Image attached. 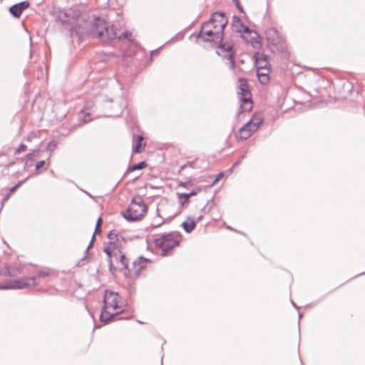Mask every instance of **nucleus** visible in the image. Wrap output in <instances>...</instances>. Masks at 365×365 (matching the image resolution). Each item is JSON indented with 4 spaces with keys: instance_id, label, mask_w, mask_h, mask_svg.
Returning <instances> with one entry per match:
<instances>
[{
    "instance_id": "423d86ee",
    "label": "nucleus",
    "mask_w": 365,
    "mask_h": 365,
    "mask_svg": "<svg viewBox=\"0 0 365 365\" xmlns=\"http://www.w3.org/2000/svg\"><path fill=\"white\" fill-rule=\"evenodd\" d=\"M181 237L179 232H171L163 233L160 235V237L155 239V245L162 250L161 256H168L171 250L178 247L180 245Z\"/></svg>"
},
{
    "instance_id": "f3484780",
    "label": "nucleus",
    "mask_w": 365,
    "mask_h": 365,
    "mask_svg": "<svg viewBox=\"0 0 365 365\" xmlns=\"http://www.w3.org/2000/svg\"><path fill=\"white\" fill-rule=\"evenodd\" d=\"M242 37L247 41L252 44L254 46L255 44L259 43V34L250 29V32H246L245 35Z\"/></svg>"
},
{
    "instance_id": "603ef678",
    "label": "nucleus",
    "mask_w": 365,
    "mask_h": 365,
    "mask_svg": "<svg viewBox=\"0 0 365 365\" xmlns=\"http://www.w3.org/2000/svg\"><path fill=\"white\" fill-rule=\"evenodd\" d=\"M235 168H232V166L227 170V173H228L229 174H230L232 172V170L234 169Z\"/></svg>"
},
{
    "instance_id": "7c9ffc66",
    "label": "nucleus",
    "mask_w": 365,
    "mask_h": 365,
    "mask_svg": "<svg viewBox=\"0 0 365 365\" xmlns=\"http://www.w3.org/2000/svg\"><path fill=\"white\" fill-rule=\"evenodd\" d=\"M192 185H193V183L192 182V180H190L185 181V182L180 181L178 183V186L182 187H191Z\"/></svg>"
},
{
    "instance_id": "5fc2aeb1",
    "label": "nucleus",
    "mask_w": 365,
    "mask_h": 365,
    "mask_svg": "<svg viewBox=\"0 0 365 365\" xmlns=\"http://www.w3.org/2000/svg\"><path fill=\"white\" fill-rule=\"evenodd\" d=\"M364 274H365V272L358 274L356 276V277H359V276L364 275Z\"/></svg>"
},
{
    "instance_id": "4c0bfd02",
    "label": "nucleus",
    "mask_w": 365,
    "mask_h": 365,
    "mask_svg": "<svg viewBox=\"0 0 365 365\" xmlns=\"http://www.w3.org/2000/svg\"><path fill=\"white\" fill-rule=\"evenodd\" d=\"M245 154H244V155H241V156L239 158V159H238L236 162H235V163H233V165H232V168H236L237 166H238V165L240 164V163L242 162V160L245 158Z\"/></svg>"
},
{
    "instance_id": "de8ad7c7",
    "label": "nucleus",
    "mask_w": 365,
    "mask_h": 365,
    "mask_svg": "<svg viewBox=\"0 0 365 365\" xmlns=\"http://www.w3.org/2000/svg\"><path fill=\"white\" fill-rule=\"evenodd\" d=\"M23 185V182H21L20 180L15 185L16 187L19 188L21 185Z\"/></svg>"
},
{
    "instance_id": "a878e982",
    "label": "nucleus",
    "mask_w": 365,
    "mask_h": 365,
    "mask_svg": "<svg viewBox=\"0 0 365 365\" xmlns=\"http://www.w3.org/2000/svg\"><path fill=\"white\" fill-rule=\"evenodd\" d=\"M238 88L240 91H249L247 79L242 78L238 80Z\"/></svg>"
},
{
    "instance_id": "b1692460",
    "label": "nucleus",
    "mask_w": 365,
    "mask_h": 365,
    "mask_svg": "<svg viewBox=\"0 0 365 365\" xmlns=\"http://www.w3.org/2000/svg\"><path fill=\"white\" fill-rule=\"evenodd\" d=\"M143 137L140 135H138L135 139V145L133 148V150L135 153H140L143 151Z\"/></svg>"
},
{
    "instance_id": "f704fd0d",
    "label": "nucleus",
    "mask_w": 365,
    "mask_h": 365,
    "mask_svg": "<svg viewBox=\"0 0 365 365\" xmlns=\"http://www.w3.org/2000/svg\"><path fill=\"white\" fill-rule=\"evenodd\" d=\"M26 149V145H24V143H21L19 145V148L16 150L15 153L19 154L21 152L24 151Z\"/></svg>"
},
{
    "instance_id": "13d9d810",
    "label": "nucleus",
    "mask_w": 365,
    "mask_h": 365,
    "mask_svg": "<svg viewBox=\"0 0 365 365\" xmlns=\"http://www.w3.org/2000/svg\"><path fill=\"white\" fill-rule=\"evenodd\" d=\"M26 165H32V163H29V162H26Z\"/></svg>"
},
{
    "instance_id": "052dcab7",
    "label": "nucleus",
    "mask_w": 365,
    "mask_h": 365,
    "mask_svg": "<svg viewBox=\"0 0 365 365\" xmlns=\"http://www.w3.org/2000/svg\"><path fill=\"white\" fill-rule=\"evenodd\" d=\"M201 218H202V216L198 217L197 220H198V221H199V220H201Z\"/></svg>"
},
{
    "instance_id": "7ed1b4c3",
    "label": "nucleus",
    "mask_w": 365,
    "mask_h": 365,
    "mask_svg": "<svg viewBox=\"0 0 365 365\" xmlns=\"http://www.w3.org/2000/svg\"><path fill=\"white\" fill-rule=\"evenodd\" d=\"M121 300L120 295L115 292L110 290H106L103 295V307L102 308L100 320L106 324L110 322L115 319L118 314L124 312L123 309L117 311L115 313H110L107 311L108 308H113V309H118L120 308L119 302Z\"/></svg>"
},
{
    "instance_id": "3c124183",
    "label": "nucleus",
    "mask_w": 365,
    "mask_h": 365,
    "mask_svg": "<svg viewBox=\"0 0 365 365\" xmlns=\"http://www.w3.org/2000/svg\"><path fill=\"white\" fill-rule=\"evenodd\" d=\"M95 240H96V234L93 233L90 242H92V243H93Z\"/></svg>"
},
{
    "instance_id": "412c9836",
    "label": "nucleus",
    "mask_w": 365,
    "mask_h": 365,
    "mask_svg": "<svg viewBox=\"0 0 365 365\" xmlns=\"http://www.w3.org/2000/svg\"><path fill=\"white\" fill-rule=\"evenodd\" d=\"M126 243V240L124 238V237L120 233H118V236L116 237V239L115 241H110L109 245L112 247V249L115 250V251L118 250H120V248Z\"/></svg>"
},
{
    "instance_id": "4d7b16f0",
    "label": "nucleus",
    "mask_w": 365,
    "mask_h": 365,
    "mask_svg": "<svg viewBox=\"0 0 365 365\" xmlns=\"http://www.w3.org/2000/svg\"><path fill=\"white\" fill-rule=\"evenodd\" d=\"M180 212H178V213L175 214V215H174V216H173V217H174L177 216Z\"/></svg>"
},
{
    "instance_id": "cd10ccee",
    "label": "nucleus",
    "mask_w": 365,
    "mask_h": 365,
    "mask_svg": "<svg viewBox=\"0 0 365 365\" xmlns=\"http://www.w3.org/2000/svg\"><path fill=\"white\" fill-rule=\"evenodd\" d=\"M103 223V220L101 217H98V219L97 220V222H96V227H95V230H94V232L95 234H99L101 232V225Z\"/></svg>"
},
{
    "instance_id": "473e14b6",
    "label": "nucleus",
    "mask_w": 365,
    "mask_h": 365,
    "mask_svg": "<svg viewBox=\"0 0 365 365\" xmlns=\"http://www.w3.org/2000/svg\"><path fill=\"white\" fill-rule=\"evenodd\" d=\"M108 262L109 271L112 274H114V272H116L118 268H117L116 267L114 266V264H113L112 259L108 260Z\"/></svg>"
},
{
    "instance_id": "79ce46f5",
    "label": "nucleus",
    "mask_w": 365,
    "mask_h": 365,
    "mask_svg": "<svg viewBox=\"0 0 365 365\" xmlns=\"http://www.w3.org/2000/svg\"><path fill=\"white\" fill-rule=\"evenodd\" d=\"M18 188L16 187L15 185H14L12 187L9 189V191L8 192L9 195H12Z\"/></svg>"
},
{
    "instance_id": "39448f33",
    "label": "nucleus",
    "mask_w": 365,
    "mask_h": 365,
    "mask_svg": "<svg viewBox=\"0 0 365 365\" xmlns=\"http://www.w3.org/2000/svg\"><path fill=\"white\" fill-rule=\"evenodd\" d=\"M147 210L148 207L144 200L140 196L137 195L132 199L127 210L121 212V215L128 222H132L140 220Z\"/></svg>"
},
{
    "instance_id": "1a4fd4ad",
    "label": "nucleus",
    "mask_w": 365,
    "mask_h": 365,
    "mask_svg": "<svg viewBox=\"0 0 365 365\" xmlns=\"http://www.w3.org/2000/svg\"><path fill=\"white\" fill-rule=\"evenodd\" d=\"M113 257L118 264L119 271L123 273L125 278H131L132 272L128 267L129 260L126 257L125 255L123 254L120 250H118L113 252Z\"/></svg>"
},
{
    "instance_id": "393cba45",
    "label": "nucleus",
    "mask_w": 365,
    "mask_h": 365,
    "mask_svg": "<svg viewBox=\"0 0 365 365\" xmlns=\"http://www.w3.org/2000/svg\"><path fill=\"white\" fill-rule=\"evenodd\" d=\"M147 167V163L145 161H141L128 168V172H133L137 170H142Z\"/></svg>"
},
{
    "instance_id": "9b49d317",
    "label": "nucleus",
    "mask_w": 365,
    "mask_h": 365,
    "mask_svg": "<svg viewBox=\"0 0 365 365\" xmlns=\"http://www.w3.org/2000/svg\"><path fill=\"white\" fill-rule=\"evenodd\" d=\"M240 101L238 114L250 112L253 108L252 93H237Z\"/></svg>"
},
{
    "instance_id": "f8f14e48",
    "label": "nucleus",
    "mask_w": 365,
    "mask_h": 365,
    "mask_svg": "<svg viewBox=\"0 0 365 365\" xmlns=\"http://www.w3.org/2000/svg\"><path fill=\"white\" fill-rule=\"evenodd\" d=\"M151 262V260L148 258L140 256L132 263V277L130 279H136L139 277L140 271L145 269L147 263Z\"/></svg>"
},
{
    "instance_id": "bf43d9fd",
    "label": "nucleus",
    "mask_w": 365,
    "mask_h": 365,
    "mask_svg": "<svg viewBox=\"0 0 365 365\" xmlns=\"http://www.w3.org/2000/svg\"><path fill=\"white\" fill-rule=\"evenodd\" d=\"M88 121H89V120L84 119L85 123H88Z\"/></svg>"
},
{
    "instance_id": "c03bdc74",
    "label": "nucleus",
    "mask_w": 365,
    "mask_h": 365,
    "mask_svg": "<svg viewBox=\"0 0 365 365\" xmlns=\"http://www.w3.org/2000/svg\"><path fill=\"white\" fill-rule=\"evenodd\" d=\"M93 245V243H92V242H90L89 245H88L87 248L86 249L85 252H87L89 250V249H91Z\"/></svg>"
},
{
    "instance_id": "a18cd8bd",
    "label": "nucleus",
    "mask_w": 365,
    "mask_h": 365,
    "mask_svg": "<svg viewBox=\"0 0 365 365\" xmlns=\"http://www.w3.org/2000/svg\"><path fill=\"white\" fill-rule=\"evenodd\" d=\"M227 229H229V230H233V231H235V232H238V233H240V234H242V235H244V233H242V232L237 231L236 230H234V229H233L232 227H231L230 226H227Z\"/></svg>"
},
{
    "instance_id": "864d4df0",
    "label": "nucleus",
    "mask_w": 365,
    "mask_h": 365,
    "mask_svg": "<svg viewBox=\"0 0 365 365\" xmlns=\"http://www.w3.org/2000/svg\"><path fill=\"white\" fill-rule=\"evenodd\" d=\"M292 302V304L296 308V309H299V307L297 306V304L293 302V301H291Z\"/></svg>"
},
{
    "instance_id": "58836bf2",
    "label": "nucleus",
    "mask_w": 365,
    "mask_h": 365,
    "mask_svg": "<svg viewBox=\"0 0 365 365\" xmlns=\"http://www.w3.org/2000/svg\"><path fill=\"white\" fill-rule=\"evenodd\" d=\"M223 176H224L223 173H218L217 175L216 176L215 180L212 182V185H215L217 182H218Z\"/></svg>"
},
{
    "instance_id": "e2e57ef3",
    "label": "nucleus",
    "mask_w": 365,
    "mask_h": 365,
    "mask_svg": "<svg viewBox=\"0 0 365 365\" xmlns=\"http://www.w3.org/2000/svg\"><path fill=\"white\" fill-rule=\"evenodd\" d=\"M184 165L181 166L180 169L182 170L184 168Z\"/></svg>"
},
{
    "instance_id": "a19ab883",
    "label": "nucleus",
    "mask_w": 365,
    "mask_h": 365,
    "mask_svg": "<svg viewBox=\"0 0 365 365\" xmlns=\"http://www.w3.org/2000/svg\"><path fill=\"white\" fill-rule=\"evenodd\" d=\"M34 155V153H28V154L26 155V158H27V160H31V161H32V160H33Z\"/></svg>"
},
{
    "instance_id": "680f3d73",
    "label": "nucleus",
    "mask_w": 365,
    "mask_h": 365,
    "mask_svg": "<svg viewBox=\"0 0 365 365\" xmlns=\"http://www.w3.org/2000/svg\"><path fill=\"white\" fill-rule=\"evenodd\" d=\"M90 114L89 113H85V118L86 117V115H89Z\"/></svg>"
},
{
    "instance_id": "5701e85b",
    "label": "nucleus",
    "mask_w": 365,
    "mask_h": 365,
    "mask_svg": "<svg viewBox=\"0 0 365 365\" xmlns=\"http://www.w3.org/2000/svg\"><path fill=\"white\" fill-rule=\"evenodd\" d=\"M258 56L256 57V63L257 64V68H269V64L267 60V56L264 54L257 53Z\"/></svg>"
},
{
    "instance_id": "72a5a7b5",
    "label": "nucleus",
    "mask_w": 365,
    "mask_h": 365,
    "mask_svg": "<svg viewBox=\"0 0 365 365\" xmlns=\"http://www.w3.org/2000/svg\"><path fill=\"white\" fill-rule=\"evenodd\" d=\"M123 38H127L128 41H131L132 35L130 33L124 32L123 34H120V36L118 37L119 39H122Z\"/></svg>"
},
{
    "instance_id": "ea45409f",
    "label": "nucleus",
    "mask_w": 365,
    "mask_h": 365,
    "mask_svg": "<svg viewBox=\"0 0 365 365\" xmlns=\"http://www.w3.org/2000/svg\"><path fill=\"white\" fill-rule=\"evenodd\" d=\"M234 1V3H235V5L236 6V7L241 11V12H243V9L242 7L240 6V1L239 0H233Z\"/></svg>"
},
{
    "instance_id": "c756f323",
    "label": "nucleus",
    "mask_w": 365,
    "mask_h": 365,
    "mask_svg": "<svg viewBox=\"0 0 365 365\" xmlns=\"http://www.w3.org/2000/svg\"><path fill=\"white\" fill-rule=\"evenodd\" d=\"M118 232H116L115 230H110L108 235H107V237L110 240V241H115V239H116V237L118 236Z\"/></svg>"
},
{
    "instance_id": "09e8293b",
    "label": "nucleus",
    "mask_w": 365,
    "mask_h": 365,
    "mask_svg": "<svg viewBox=\"0 0 365 365\" xmlns=\"http://www.w3.org/2000/svg\"><path fill=\"white\" fill-rule=\"evenodd\" d=\"M31 176H32V175H29L28 177H26V178H24V179H23V180H20V181H21V182H23V184H24V183L25 182H26V181H27V180H28L29 178H30Z\"/></svg>"
},
{
    "instance_id": "0e129e2a",
    "label": "nucleus",
    "mask_w": 365,
    "mask_h": 365,
    "mask_svg": "<svg viewBox=\"0 0 365 365\" xmlns=\"http://www.w3.org/2000/svg\"><path fill=\"white\" fill-rule=\"evenodd\" d=\"M161 224H159V225H157L155 227H158Z\"/></svg>"
},
{
    "instance_id": "dca6fc26",
    "label": "nucleus",
    "mask_w": 365,
    "mask_h": 365,
    "mask_svg": "<svg viewBox=\"0 0 365 365\" xmlns=\"http://www.w3.org/2000/svg\"><path fill=\"white\" fill-rule=\"evenodd\" d=\"M200 189L197 188L193 190H192L189 193H180L177 192L176 195L178 196V198L179 200V203L181 206H184L185 205L187 204L190 202V197L192 196H195L197 195V193L200 192Z\"/></svg>"
},
{
    "instance_id": "0eeeda50",
    "label": "nucleus",
    "mask_w": 365,
    "mask_h": 365,
    "mask_svg": "<svg viewBox=\"0 0 365 365\" xmlns=\"http://www.w3.org/2000/svg\"><path fill=\"white\" fill-rule=\"evenodd\" d=\"M264 34L267 42L274 46L278 52L282 54L287 53L285 41L274 28H267L264 31Z\"/></svg>"
},
{
    "instance_id": "9d476101",
    "label": "nucleus",
    "mask_w": 365,
    "mask_h": 365,
    "mask_svg": "<svg viewBox=\"0 0 365 365\" xmlns=\"http://www.w3.org/2000/svg\"><path fill=\"white\" fill-rule=\"evenodd\" d=\"M36 277H24L19 279H16L8 282L4 287L6 289H21L30 286H36Z\"/></svg>"
},
{
    "instance_id": "49530a36",
    "label": "nucleus",
    "mask_w": 365,
    "mask_h": 365,
    "mask_svg": "<svg viewBox=\"0 0 365 365\" xmlns=\"http://www.w3.org/2000/svg\"><path fill=\"white\" fill-rule=\"evenodd\" d=\"M14 164V162H9L7 164L4 165L5 167H10Z\"/></svg>"
},
{
    "instance_id": "ddd939ff",
    "label": "nucleus",
    "mask_w": 365,
    "mask_h": 365,
    "mask_svg": "<svg viewBox=\"0 0 365 365\" xmlns=\"http://www.w3.org/2000/svg\"><path fill=\"white\" fill-rule=\"evenodd\" d=\"M29 6L30 4L29 1H21L11 6L9 8V12L15 18H19L22 12L26 9H28Z\"/></svg>"
},
{
    "instance_id": "4be33fe9",
    "label": "nucleus",
    "mask_w": 365,
    "mask_h": 365,
    "mask_svg": "<svg viewBox=\"0 0 365 365\" xmlns=\"http://www.w3.org/2000/svg\"><path fill=\"white\" fill-rule=\"evenodd\" d=\"M262 121V117L260 115L255 113L247 123H249L254 130H257Z\"/></svg>"
},
{
    "instance_id": "f03ea898",
    "label": "nucleus",
    "mask_w": 365,
    "mask_h": 365,
    "mask_svg": "<svg viewBox=\"0 0 365 365\" xmlns=\"http://www.w3.org/2000/svg\"><path fill=\"white\" fill-rule=\"evenodd\" d=\"M338 93H296L293 98L295 104L304 106L306 109L314 108L323 105H331L343 100Z\"/></svg>"
},
{
    "instance_id": "e433bc0d",
    "label": "nucleus",
    "mask_w": 365,
    "mask_h": 365,
    "mask_svg": "<svg viewBox=\"0 0 365 365\" xmlns=\"http://www.w3.org/2000/svg\"><path fill=\"white\" fill-rule=\"evenodd\" d=\"M10 195H9L8 193L6 194L3 198L1 199V208H0V210L2 209L4 203L9 200V198L10 197Z\"/></svg>"
},
{
    "instance_id": "8fccbe9b",
    "label": "nucleus",
    "mask_w": 365,
    "mask_h": 365,
    "mask_svg": "<svg viewBox=\"0 0 365 365\" xmlns=\"http://www.w3.org/2000/svg\"><path fill=\"white\" fill-rule=\"evenodd\" d=\"M158 50H154L150 52V56H153V55H155L158 53Z\"/></svg>"
},
{
    "instance_id": "aec40b11",
    "label": "nucleus",
    "mask_w": 365,
    "mask_h": 365,
    "mask_svg": "<svg viewBox=\"0 0 365 365\" xmlns=\"http://www.w3.org/2000/svg\"><path fill=\"white\" fill-rule=\"evenodd\" d=\"M182 227L186 233H190L196 227V222L194 219H192L190 216L187 217V220L182 222Z\"/></svg>"
},
{
    "instance_id": "2eb2a0df",
    "label": "nucleus",
    "mask_w": 365,
    "mask_h": 365,
    "mask_svg": "<svg viewBox=\"0 0 365 365\" xmlns=\"http://www.w3.org/2000/svg\"><path fill=\"white\" fill-rule=\"evenodd\" d=\"M256 130L252 127L246 123L242 128L238 130V134L236 135L237 138H239L242 140L248 139Z\"/></svg>"
},
{
    "instance_id": "bb28decb",
    "label": "nucleus",
    "mask_w": 365,
    "mask_h": 365,
    "mask_svg": "<svg viewBox=\"0 0 365 365\" xmlns=\"http://www.w3.org/2000/svg\"><path fill=\"white\" fill-rule=\"evenodd\" d=\"M58 143L56 140H51L47 144L46 150L50 153H52L57 147Z\"/></svg>"
},
{
    "instance_id": "6ab92c4d",
    "label": "nucleus",
    "mask_w": 365,
    "mask_h": 365,
    "mask_svg": "<svg viewBox=\"0 0 365 365\" xmlns=\"http://www.w3.org/2000/svg\"><path fill=\"white\" fill-rule=\"evenodd\" d=\"M217 42H219V47L224 51L229 53V57L231 61L232 66L235 65L233 58L234 52L232 51V46L228 43L223 42L222 40L218 39Z\"/></svg>"
},
{
    "instance_id": "37998d69",
    "label": "nucleus",
    "mask_w": 365,
    "mask_h": 365,
    "mask_svg": "<svg viewBox=\"0 0 365 365\" xmlns=\"http://www.w3.org/2000/svg\"><path fill=\"white\" fill-rule=\"evenodd\" d=\"M86 259V257H83L81 260H79L77 263V266L78 267H81V266H83L84 264V260Z\"/></svg>"
},
{
    "instance_id": "c85d7f7f",
    "label": "nucleus",
    "mask_w": 365,
    "mask_h": 365,
    "mask_svg": "<svg viewBox=\"0 0 365 365\" xmlns=\"http://www.w3.org/2000/svg\"><path fill=\"white\" fill-rule=\"evenodd\" d=\"M111 250H113L111 247H105L103 248V252L106 254L108 257V261L112 259V258L113 257V252H112Z\"/></svg>"
},
{
    "instance_id": "6e6552de",
    "label": "nucleus",
    "mask_w": 365,
    "mask_h": 365,
    "mask_svg": "<svg viewBox=\"0 0 365 365\" xmlns=\"http://www.w3.org/2000/svg\"><path fill=\"white\" fill-rule=\"evenodd\" d=\"M103 106L113 111L108 116H118L122 113L123 108L126 106V100L123 93L109 98L103 102Z\"/></svg>"
},
{
    "instance_id": "2f4dec72",
    "label": "nucleus",
    "mask_w": 365,
    "mask_h": 365,
    "mask_svg": "<svg viewBox=\"0 0 365 365\" xmlns=\"http://www.w3.org/2000/svg\"><path fill=\"white\" fill-rule=\"evenodd\" d=\"M49 274H50V272L48 270H39L36 273V277H45L48 276Z\"/></svg>"
},
{
    "instance_id": "f257e3e1",
    "label": "nucleus",
    "mask_w": 365,
    "mask_h": 365,
    "mask_svg": "<svg viewBox=\"0 0 365 365\" xmlns=\"http://www.w3.org/2000/svg\"><path fill=\"white\" fill-rule=\"evenodd\" d=\"M227 23L228 20L223 12L213 13L210 20L202 24L198 37L205 41L217 43L218 39L222 41Z\"/></svg>"
},
{
    "instance_id": "6e6d98bb",
    "label": "nucleus",
    "mask_w": 365,
    "mask_h": 365,
    "mask_svg": "<svg viewBox=\"0 0 365 365\" xmlns=\"http://www.w3.org/2000/svg\"><path fill=\"white\" fill-rule=\"evenodd\" d=\"M302 317V313H299V319H300Z\"/></svg>"
},
{
    "instance_id": "20e7f679",
    "label": "nucleus",
    "mask_w": 365,
    "mask_h": 365,
    "mask_svg": "<svg viewBox=\"0 0 365 365\" xmlns=\"http://www.w3.org/2000/svg\"><path fill=\"white\" fill-rule=\"evenodd\" d=\"M88 34L107 43L115 38L116 31L113 26H109L104 20L96 18L90 25Z\"/></svg>"
},
{
    "instance_id": "c9c22d12",
    "label": "nucleus",
    "mask_w": 365,
    "mask_h": 365,
    "mask_svg": "<svg viewBox=\"0 0 365 365\" xmlns=\"http://www.w3.org/2000/svg\"><path fill=\"white\" fill-rule=\"evenodd\" d=\"M46 163V161L45 160H41L39 162H38L36 165H35V169L36 170H40L41 168H43L44 166Z\"/></svg>"
},
{
    "instance_id": "a211bd4d",
    "label": "nucleus",
    "mask_w": 365,
    "mask_h": 365,
    "mask_svg": "<svg viewBox=\"0 0 365 365\" xmlns=\"http://www.w3.org/2000/svg\"><path fill=\"white\" fill-rule=\"evenodd\" d=\"M269 68H257V75L262 84H266L269 81Z\"/></svg>"
},
{
    "instance_id": "4468645a",
    "label": "nucleus",
    "mask_w": 365,
    "mask_h": 365,
    "mask_svg": "<svg viewBox=\"0 0 365 365\" xmlns=\"http://www.w3.org/2000/svg\"><path fill=\"white\" fill-rule=\"evenodd\" d=\"M232 26L235 32L240 33L242 36L245 35L246 32H250V28L244 25L241 19L237 16L232 17Z\"/></svg>"
}]
</instances>
